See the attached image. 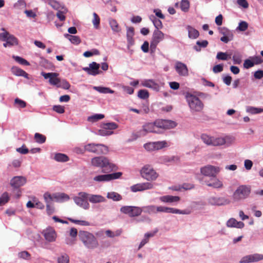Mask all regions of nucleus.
<instances>
[{"mask_svg":"<svg viewBox=\"0 0 263 263\" xmlns=\"http://www.w3.org/2000/svg\"><path fill=\"white\" fill-rule=\"evenodd\" d=\"M177 125V123L174 121L158 119L154 123H148L143 125L142 129L136 133V138L145 136L148 133H160L159 128L170 129Z\"/></svg>","mask_w":263,"mask_h":263,"instance_id":"obj_1","label":"nucleus"},{"mask_svg":"<svg viewBox=\"0 0 263 263\" xmlns=\"http://www.w3.org/2000/svg\"><path fill=\"white\" fill-rule=\"evenodd\" d=\"M91 165L95 167L102 168V172L109 173L117 170L116 165L110 162L106 157L103 156L96 157L91 159Z\"/></svg>","mask_w":263,"mask_h":263,"instance_id":"obj_2","label":"nucleus"},{"mask_svg":"<svg viewBox=\"0 0 263 263\" xmlns=\"http://www.w3.org/2000/svg\"><path fill=\"white\" fill-rule=\"evenodd\" d=\"M80 240L88 249H94L99 246V242L94 235L89 232L80 231L79 233Z\"/></svg>","mask_w":263,"mask_h":263,"instance_id":"obj_3","label":"nucleus"},{"mask_svg":"<svg viewBox=\"0 0 263 263\" xmlns=\"http://www.w3.org/2000/svg\"><path fill=\"white\" fill-rule=\"evenodd\" d=\"M186 100L192 113L200 112L204 108V104L197 96L187 93L186 95Z\"/></svg>","mask_w":263,"mask_h":263,"instance_id":"obj_4","label":"nucleus"},{"mask_svg":"<svg viewBox=\"0 0 263 263\" xmlns=\"http://www.w3.org/2000/svg\"><path fill=\"white\" fill-rule=\"evenodd\" d=\"M251 193V187L249 185H241L238 186L234 192L233 197L236 201H239L247 198Z\"/></svg>","mask_w":263,"mask_h":263,"instance_id":"obj_5","label":"nucleus"},{"mask_svg":"<svg viewBox=\"0 0 263 263\" xmlns=\"http://www.w3.org/2000/svg\"><path fill=\"white\" fill-rule=\"evenodd\" d=\"M140 174L143 178L148 181L155 180L158 176L156 172L149 165H144L140 171Z\"/></svg>","mask_w":263,"mask_h":263,"instance_id":"obj_6","label":"nucleus"},{"mask_svg":"<svg viewBox=\"0 0 263 263\" xmlns=\"http://www.w3.org/2000/svg\"><path fill=\"white\" fill-rule=\"evenodd\" d=\"M88 200V193L84 192H79L77 196L73 197L75 203L84 210H88L90 208Z\"/></svg>","mask_w":263,"mask_h":263,"instance_id":"obj_7","label":"nucleus"},{"mask_svg":"<svg viewBox=\"0 0 263 263\" xmlns=\"http://www.w3.org/2000/svg\"><path fill=\"white\" fill-rule=\"evenodd\" d=\"M121 172H116L111 174L99 175L93 178V180L96 182H105L119 179L122 176Z\"/></svg>","mask_w":263,"mask_h":263,"instance_id":"obj_8","label":"nucleus"},{"mask_svg":"<svg viewBox=\"0 0 263 263\" xmlns=\"http://www.w3.org/2000/svg\"><path fill=\"white\" fill-rule=\"evenodd\" d=\"M85 149L86 151L97 154H106L108 152V147L101 144H88L85 146Z\"/></svg>","mask_w":263,"mask_h":263,"instance_id":"obj_9","label":"nucleus"},{"mask_svg":"<svg viewBox=\"0 0 263 263\" xmlns=\"http://www.w3.org/2000/svg\"><path fill=\"white\" fill-rule=\"evenodd\" d=\"M164 39V34L158 29H155L152 40L150 43V49L152 52H154L156 50L158 44Z\"/></svg>","mask_w":263,"mask_h":263,"instance_id":"obj_10","label":"nucleus"},{"mask_svg":"<svg viewBox=\"0 0 263 263\" xmlns=\"http://www.w3.org/2000/svg\"><path fill=\"white\" fill-rule=\"evenodd\" d=\"M120 210L121 213L128 215L130 217L138 216L143 211L141 208L129 205L123 206Z\"/></svg>","mask_w":263,"mask_h":263,"instance_id":"obj_11","label":"nucleus"},{"mask_svg":"<svg viewBox=\"0 0 263 263\" xmlns=\"http://www.w3.org/2000/svg\"><path fill=\"white\" fill-rule=\"evenodd\" d=\"M1 30L3 31V32L0 33L1 41H7L11 47L18 44V40L16 37L6 31L4 28H2Z\"/></svg>","mask_w":263,"mask_h":263,"instance_id":"obj_12","label":"nucleus"},{"mask_svg":"<svg viewBox=\"0 0 263 263\" xmlns=\"http://www.w3.org/2000/svg\"><path fill=\"white\" fill-rule=\"evenodd\" d=\"M220 171L219 167L211 165H208L200 168V172L203 175L211 177H216Z\"/></svg>","mask_w":263,"mask_h":263,"instance_id":"obj_13","label":"nucleus"},{"mask_svg":"<svg viewBox=\"0 0 263 263\" xmlns=\"http://www.w3.org/2000/svg\"><path fill=\"white\" fill-rule=\"evenodd\" d=\"M208 203L211 205L222 206L229 204L230 201L224 197L210 196L208 199Z\"/></svg>","mask_w":263,"mask_h":263,"instance_id":"obj_14","label":"nucleus"},{"mask_svg":"<svg viewBox=\"0 0 263 263\" xmlns=\"http://www.w3.org/2000/svg\"><path fill=\"white\" fill-rule=\"evenodd\" d=\"M41 74L45 79H49V83L50 85L58 87L60 79L58 78L59 73L56 72L46 73L42 71Z\"/></svg>","mask_w":263,"mask_h":263,"instance_id":"obj_15","label":"nucleus"},{"mask_svg":"<svg viewBox=\"0 0 263 263\" xmlns=\"http://www.w3.org/2000/svg\"><path fill=\"white\" fill-rule=\"evenodd\" d=\"M154 188V184L149 182L139 183L130 186V190L133 192H141L145 190H151Z\"/></svg>","mask_w":263,"mask_h":263,"instance_id":"obj_16","label":"nucleus"},{"mask_svg":"<svg viewBox=\"0 0 263 263\" xmlns=\"http://www.w3.org/2000/svg\"><path fill=\"white\" fill-rule=\"evenodd\" d=\"M262 260H263V254L254 253L243 256L239 261V263H251Z\"/></svg>","mask_w":263,"mask_h":263,"instance_id":"obj_17","label":"nucleus"},{"mask_svg":"<svg viewBox=\"0 0 263 263\" xmlns=\"http://www.w3.org/2000/svg\"><path fill=\"white\" fill-rule=\"evenodd\" d=\"M100 64L93 62L89 64V67H83V70L91 76H96L100 73Z\"/></svg>","mask_w":263,"mask_h":263,"instance_id":"obj_18","label":"nucleus"},{"mask_svg":"<svg viewBox=\"0 0 263 263\" xmlns=\"http://www.w3.org/2000/svg\"><path fill=\"white\" fill-rule=\"evenodd\" d=\"M205 183L207 186L214 189H221L223 187L222 181L216 177H213L210 180L205 181Z\"/></svg>","mask_w":263,"mask_h":263,"instance_id":"obj_19","label":"nucleus"},{"mask_svg":"<svg viewBox=\"0 0 263 263\" xmlns=\"http://www.w3.org/2000/svg\"><path fill=\"white\" fill-rule=\"evenodd\" d=\"M141 85L145 87L149 88L156 91L160 89V85L152 79H145L141 81Z\"/></svg>","mask_w":263,"mask_h":263,"instance_id":"obj_20","label":"nucleus"},{"mask_svg":"<svg viewBox=\"0 0 263 263\" xmlns=\"http://www.w3.org/2000/svg\"><path fill=\"white\" fill-rule=\"evenodd\" d=\"M177 72L179 76L186 77L189 74L188 69L186 65L181 62H177L175 66Z\"/></svg>","mask_w":263,"mask_h":263,"instance_id":"obj_21","label":"nucleus"},{"mask_svg":"<svg viewBox=\"0 0 263 263\" xmlns=\"http://www.w3.org/2000/svg\"><path fill=\"white\" fill-rule=\"evenodd\" d=\"M26 182V179L23 176H15L10 181L11 185L15 189H18L24 185Z\"/></svg>","mask_w":263,"mask_h":263,"instance_id":"obj_22","label":"nucleus"},{"mask_svg":"<svg viewBox=\"0 0 263 263\" xmlns=\"http://www.w3.org/2000/svg\"><path fill=\"white\" fill-rule=\"evenodd\" d=\"M44 199L46 203V210L47 214L48 215L53 214L54 212V209L53 206L51 205V202L53 201L51 198V194L48 192H46L44 194Z\"/></svg>","mask_w":263,"mask_h":263,"instance_id":"obj_23","label":"nucleus"},{"mask_svg":"<svg viewBox=\"0 0 263 263\" xmlns=\"http://www.w3.org/2000/svg\"><path fill=\"white\" fill-rule=\"evenodd\" d=\"M88 199L89 201L92 204L106 202L105 197L99 194H91L88 193Z\"/></svg>","mask_w":263,"mask_h":263,"instance_id":"obj_24","label":"nucleus"},{"mask_svg":"<svg viewBox=\"0 0 263 263\" xmlns=\"http://www.w3.org/2000/svg\"><path fill=\"white\" fill-rule=\"evenodd\" d=\"M51 198L53 201L58 202H63L69 200V196L64 193H55L51 194Z\"/></svg>","mask_w":263,"mask_h":263,"instance_id":"obj_25","label":"nucleus"},{"mask_svg":"<svg viewBox=\"0 0 263 263\" xmlns=\"http://www.w3.org/2000/svg\"><path fill=\"white\" fill-rule=\"evenodd\" d=\"M44 236L45 239L48 242H53L55 241L57 235L54 230L51 228L47 229L44 231Z\"/></svg>","mask_w":263,"mask_h":263,"instance_id":"obj_26","label":"nucleus"},{"mask_svg":"<svg viewBox=\"0 0 263 263\" xmlns=\"http://www.w3.org/2000/svg\"><path fill=\"white\" fill-rule=\"evenodd\" d=\"M180 199L179 196L165 195L159 197V200L164 203H173L178 202Z\"/></svg>","mask_w":263,"mask_h":263,"instance_id":"obj_27","label":"nucleus"},{"mask_svg":"<svg viewBox=\"0 0 263 263\" xmlns=\"http://www.w3.org/2000/svg\"><path fill=\"white\" fill-rule=\"evenodd\" d=\"M160 159L162 163L167 164L168 163L177 162L179 160V158L175 156H164L161 157Z\"/></svg>","mask_w":263,"mask_h":263,"instance_id":"obj_28","label":"nucleus"},{"mask_svg":"<svg viewBox=\"0 0 263 263\" xmlns=\"http://www.w3.org/2000/svg\"><path fill=\"white\" fill-rule=\"evenodd\" d=\"M166 213L188 215L191 213V211L188 210H181L177 209L167 207Z\"/></svg>","mask_w":263,"mask_h":263,"instance_id":"obj_29","label":"nucleus"},{"mask_svg":"<svg viewBox=\"0 0 263 263\" xmlns=\"http://www.w3.org/2000/svg\"><path fill=\"white\" fill-rule=\"evenodd\" d=\"M12 72L13 74L16 76L24 77L26 79H29L28 74L24 70L17 67H13L11 69Z\"/></svg>","mask_w":263,"mask_h":263,"instance_id":"obj_30","label":"nucleus"},{"mask_svg":"<svg viewBox=\"0 0 263 263\" xmlns=\"http://www.w3.org/2000/svg\"><path fill=\"white\" fill-rule=\"evenodd\" d=\"M187 30L188 31V35L190 39H195L198 37L199 33L197 30L193 27L187 26Z\"/></svg>","mask_w":263,"mask_h":263,"instance_id":"obj_31","label":"nucleus"},{"mask_svg":"<svg viewBox=\"0 0 263 263\" xmlns=\"http://www.w3.org/2000/svg\"><path fill=\"white\" fill-rule=\"evenodd\" d=\"M106 197L108 199H111L114 201H119L122 200V196L117 192H110L107 193Z\"/></svg>","mask_w":263,"mask_h":263,"instance_id":"obj_32","label":"nucleus"},{"mask_svg":"<svg viewBox=\"0 0 263 263\" xmlns=\"http://www.w3.org/2000/svg\"><path fill=\"white\" fill-rule=\"evenodd\" d=\"M246 111L252 115H255L263 112V108L248 106L246 108Z\"/></svg>","mask_w":263,"mask_h":263,"instance_id":"obj_33","label":"nucleus"},{"mask_svg":"<svg viewBox=\"0 0 263 263\" xmlns=\"http://www.w3.org/2000/svg\"><path fill=\"white\" fill-rule=\"evenodd\" d=\"M68 12L67 9L65 7H62L61 9L58 10L57 16L61 21H64L65 20V14Z\"/></svg>","mask_w":263,"mask_h":263,"instance_id":"obj_34","label":"nucleus"},{"mask_svg":"<svg viewBox=\"0 0 263 263\" xmlns=\"http://www.w3.org/2000/svg\"><path fill=\"white\" fill-rule=\"evenodd\" d=\"M93 89L102 93H114V91L109 87H101V86H94Z\"/></svg>","mask_w":263,"mask_h":263,"instance_id":"obj_35","label":"nucleus"},{"mask_svg":"<svg viewBox=\"0 0 263 263\" xmlns=\"http://www.w3.org/2000/svg\"><path fill=\"white\" fill-rule=\"evenodd\" d=\"M149 19L152 21L154 26L155 27V29H161L162 28L163 25L162 22L157 18L154 15H151L149 16Z\"/></svg>","mask_w":263,"mask_h":263,"instance_id":"obj_36","label":"nucleus"},{"mask_svg":"<svg viewBox=\"0 0 263 263\" xmlns=\"http://www.w3.org/2000/svg\"><path fill=\"white\" fill-rule=\"evenodd\" d=\"M65 37L68 39L72 44L78 45L81 43V39L78 36L65 34Z\"/></svg>","mask_w":263,"mask_h":263,"instance_id":"obj_37","label":"nucleus"},{"mask_svg":"<svg viewBox=\"0 0 263 263\" xmlns=\"http://www.w3.org/2000/svg\"><path fill=\"white\" fill-rule=\"evenodd\" d=\"M109 25L112 29V30L115 32H119L120 31L121 29L119 26L118 23L116 21V20L114 19H110L109 21Z\"/></svg>","mask_w":263,"mask_h":263,"instance_id":"obj_38","label":"nucleus"},{"mask_svg":"<svg viewBox=\"0 0 263 263\" xmlns=\"http://www.w3.org/2000/svg\"><path fill=\"white\" fill-rule=\"evenodd\" d=\"M54 159L58 162H66L68 160V156L64 154L57 153L55 154L54 157Z\"/></svg>","mask_w":263,"mask_h":263,"instance_id":"obj_39","label":"nucleus"},{"mask_svg":"<svg viewBox=\"0 0 263 263\" xmlns=\"http://www.w3.org/2000/svg\"><path fill=\"white\" fill-rule=\"evenodd\" d=\"M46 3L49 5L52 8H53L55 10H57V11L60 9L62 7H64L63 6H62L59 2L55 0H46Z\"/></svg>","mask_w":263,"mask_h":263,"instance_id":"obj_40","label":"nucleus"},{"mask_svg":"<svg viewBox=\"0 0 263 263\" xmlns=\"http://www.w3.org/2000/svg\"><path fill=\"white\" fill-rule=\"evenodd\" d=\"M156 151L161 149L169 146L166 141H159L155 142Z\"/></svg>","mask_w":263,"mask_h":263,"instance_id":"obj_41","label":"nucleus"},{"mask_svg":"<svg viewBox=\"0 0 263 263\" xmlns=\"http://www.w3.org/2000/svg\"><path fill=\"white\" fill-rule=\"evenodd\" d=\"M201 139L203 141V142L206 144V145L212 146V136H210L207 134H202L201 136Z\"/></svg>","mask_w":263,"mask_h":263,"instance_id":"obj_42","label":"nucleus"},{"mask_svg":"<svg viewBox=\"0 0 263 263\" xmlns=\"http://www.w3.org/2000/svg\"><path fill=\"white\" fill-rule=\"evenodd\" d=\"M104 118V115L101 114H96L87 118V121L90 122H95L101 120Z\"/></svg>","mask_w":263,"mask_h":263,"instance_id":"obj_43","label":"nucleus"},{"mask_svg":"<svg viewBox=\"0 0 263 263\" xmlns=\"http://www.w3.org/2000/svg\"><path fill=\"white\" fill-rule=\"evenodd\" d=\"M223 137H213L212 146L223 145Z\"/></svg>","mask_w":263,"mask_h":263,"instance_id":"obj_44","label":"nucleus"},{"mask_svg":"<svg viewBox=\"0 0 263 263\" xmlns=\"http://www.w3.org/2000/svg\"><path fill=\"white\" fill-rule=\"evenodd\" d=\"M142 210L144 213L148 214H155L156 213V206L154 205H150L143 207Z\"/></svg>","mask_w":263,"mask_h":263,"instance_id":"obj_45","label":"nucleus"},{"mask_svg":"<svg viewBox=\"0 0 263 263\" xmlns=\"http://www.w3.org/2000/svg\"><path fill=\"white\" fill-rule=\"evenodd\" d=\"M235 138L232 136H225L223 137V145H226L227 146H229L232 144L235 141Z\"/></svg>","mask_w":263,"mask_h":263,"instance_id":"obj_46","label":"nucleus"},{"mask_svg":"<svg viewBox=\"0 0 263 263\" xmlns=\"http://www.w3.org/2000/svg\"><path fill=\"white\" fill-rule=\"evenodd\" d=\"M58 263H69V257L66 253H62L57 258Z\"/></svg>","mask_w":263,"mask_h":263,"instance_id":"obj_47","label":"nucleus"},{"mask_svg":"<svg viewBox=\"0 0 263 263\" xmlns=\"http://www.w3.org/2000/svg\"><path fill=\"white\" fill-rule=\"evenodd\" d=\"M196 44L198 46H195L194 49L197 51H200L201 50V47L205 48L208 45V42L206 40H203L202 41H197Z\"/></svg>","mask_w":263,"mask_h":263,"instance_id":"obj_48","label":"nucleus"},{"mask_svg":"<svg viewBox=\"0 0 263 263\" xmlns=\"http://www.w3.org/2000/svg\"><path fill=\"white\" fill-rule=\"evenodd\" d=\"M180 8L184 12L189 11L190 8V2L188 0H182L180 3Z\"/></svg>","mask_w":263,"mask_h":263,"instance_id":"obj_49","label":"nucleus"},{"mask_svg":"<svg viewBox=\"0 0 263 263\" xmlns=\"http://www.w3.org/2000/svg\"><path fill=\"white\" fill-rule=\"evenodd\" d=\"M46 137L41 134L35 133L34 135V139L38 143H44L46 141Z\"/></svg>","mask_w":263,"mask_h":263,"instance_id":"obj_50","label":"nucleus"},{"mask_svg":"<svg viewBox=\"0 0 263 263\" xmlns=\"http://www.w3.org/2000/svg\"><path fill=\"white\" fill-rule=\"evenodd\" d=\"M68 219L72 223H74L77 224L84 226H90V223L88 221L85 220H75L71 218H68Z\"/></svg>","mask_w":263,"mask_h":263,"instance_id":"obj_51","label":"nucleus"},{"mask_svg":"<svg viewBox=\"0 0 263 263\" xmlns=\"http://www.w3.org/2000/svg\"><path fill=\"white\" fill-rule=\"evenodd\" d=\"M70 87V84L66 80H62L60 81L59 85L57 87L62 88L64 89H68Z\"/></svg>","mask_w":263,"mask_h":263,"instance_id":"obj_52","label":"nucleus"},{"mask_svg":"<svg viewBox=\"0 0 263 263\" xmlns=\"http://www.w3.org/2000/svg\"><path fill=\"white\" fill-rule=\"evenodd\" d=\"M13 58L16 62H17L21 65L26 66L30 65V63L27 60H26L22 57L13 55Z\"/></svg>","mask_w":263,"mask_h":263,"instance_id":"obj_53","label":"nucleus"},{"mask_svg":"<svg viewBox=\"0 0 263 263\" xmlns=\"http://www.w3.org/2000/svg\"><path fill=\"white\" fill-rule=\"evenodd\" d=\"M93 18L92 21V23L93 25L94 28L96 29H98L99 27L100 19L98 14L94 12L93 13Z\"/></svg>","mask_w":263,"mask_h":263,"instance_id":"obj_54","label":"nucleus"},{"mask_svg":"<svg viewBox=\"0 0 263 263\" xmlns=\"http://www.w3.org/2000/svg\"><path fill=\"white\" fill-rule=\"evenodd\" d=\"M144 148L148 152L155 151V142H150L146 143L143 145Z\"/></svg>","mask_w":263,"mask_h":263,"instance_id":"obj_55","label":"nucleus"},{"mask_svg":"<svg viewBox=\"0 0 263 263\" xmlns=\"http://www.w3.org/2000/svg\"><path fill=\"white\" fill-rule=\"evenodd\" d=\"M230 58V55H228L226 52H218L216 55V59L219 60H227Z\"/></svg>","mask_w":263,"mask_h":263,"instance_id":"obj_56","label":"nucleus"},{"mask_svg":"<svg viewBox=\"0 0 263 263\" xmlns=\"http://www.w3.org/2000/svg\"><path fill=\"white\" fill-rule=\"evenodd\" d=\"M9 200V196L7 192L4 193L0 197V206L4 205Z\"/></svg>","mask_w":263,"mask_h":263,"instance_id":"obj_57","label":"nucleus"},{"mask_svg":"<svg viewBox=\"0 0 263 263\" xmlns=\"http://www.w3.org/2000/svg\"><path fill=\"white\" fill-rule=\"evenodd\" d=\"M219 33L223 35V36H227L228 35H233V33L232 31L231 30L228 29L227 28L225 27H221L219 28Z\"/></svg>","mask_w":263,"mask_h":263,"instance_id":"obj_58","label":"nucleus"},{"mask_svg":"<svg viewBox=\"0 0 263 263\" xmlns=\"http://www.w3.org/2000/svg\"><path fill=\"white\" fill-rule=\"evenodd\" d=\"M138 97L142 99H146L149 97L148 92L145 89L140 90L138 93Z\"/></svg>","mask_w":263,"mask_h":263,"instance_id":"obj_59","label":"nucleus"},{"mask_svg":"<svg viewBox=\"0 0 263 263\" xmlns=\"http://www.w3.org/2000/svg\"><path fill=\"white\" fill-rule=\"evenodd\" d=\"M232 59L235 64H240L241 63V55L239 52H235Z\"/></svg>","mask_w":263,"mask_h":263,"instance_id":"obj_60","label":"nucleus"},{"mask_svg":"<svg viewBox=\"0 0 263 263\" xmlns=\"http://www.w3.org/2000/svg\"><path fill=\"white\" fill-rule=\"evenodd\" d=\"M248 28V24L245 21H241L239 23L238 26L237 27L236 30L240 31H245Z\"/></svg>","mask_w":263,"mask_h":263,"instance_id":"obj_61","label":"nucleus"},{"mask_svg":"<svg viewBox=\"0 0 263 263\" xmlns=\"http://www.w3.org/2000/svg\"><path fill=\"white\" fill-rule=\"evenodd\" d=\"M99 54V51L98 49H93L91 51H86L84 52L83 55L86 58L92 57L93 55Z\"/></svg>","mask_w":263,"mask_h":263,"instance_id":"obj_62","label":"nucleus"},{"mask_svg":"<svg viewBox=\"0 0 263 263\" xmlns=\"http://www.w3.org/2000/svg\"><path fill=\"white\" fill-rule=\"evenodd\" d=\"M26 4L24 0H18L14 4V7L18 9H22L26 7Z\"/></svg>","mask_w":263,"mask_h":263,"instance_id":"obj_63","label":"nucleus"},{"mask_svg":"<svg viewBox=\"0 0 263 263\" xmlns=\"http://www.w3.org/2000/svg\"><path fill=\"white\" fill-rule=\"evenodd\" d=\"M118 127V125L114 122L107 123L105 124L104 128L109 130L115 129Z\"/></svg>","mask_w":263,"mask_h":263,"instance_id":"obj_64","label":"nucleus"}]
</instances>
